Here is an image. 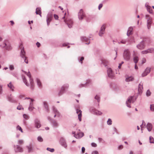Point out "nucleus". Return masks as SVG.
<instances>
[{"mask_svg":"<svg viewBox=\"0 0 154 154\" xmlns=\"http://www.w3.org/2000/svg\"><path fill=\"white\" fill-rule=\"evenodd\" d=\"M124 63V62L122 61L121 63L119 64V66L118 67L119 69H120L121 67V66L122 64Z\"/></svg>","mask_w":154,"mask_h":154,"instance_id":"obj_63","label":"nucleus"},{"mask_svg":"<svg viewBox=\"0 0 154 154\" xmlns=\"http://www.w3.org/2000/svg\"><path fill=\"white\" fill-rule=\"evenodd\" d=\"M150 109L152 111H154V104H152L150 106Z\"/></svg>","mask_w":154,"mask_h":154,"instance_id":"obj_52","label":"nucleus"},{"mask_svg":"<svg viewBox=\"0 0 154 154\" xmlns=\"http://www.w3.org/2000/svg\"><path fill=\"white\" fill-rule=\"evenodd\" d=\"M39 142H42L43 140L42 137L40 136H38L37 138Z\"/></svg>","mask_w":154,"mask_h":154,"instance_id":"obj_51","label":"nucleus"},{"mask_svg":"<svg viewBox=\"0 0 154 154\" xmlns=\"http://www.w3.org/2000/svg\"><path fill=\"white\" fill-rule=\"evenodd\" d=\"M54 17L55 20H58V16L56 14H54Z\"/></svg>","mask_w":154,"mask_h":154,"instance_id":"obj_57","label":"nucleus"},{"mask_svg":"<svg viewBox=\"0 0 154 154\" xmlns=\"http://www.w3.org/2000/svg\"><path fill=\"white\" fill-rule=\"evenodd\" d=\"M107 124L109 125H111L112 124V121L110 119H109L107 122Z\"/></svg>","mask_w":154,"mask_h":154,"instance_id":"obj_40","label":"nucleus"},{"mask_svg":"<svg viewBox=\"0 0 154 154\" xmlns=\"http://www.w3.org/2000/svg\"><path fill=\"white\" fill-rule=\"evenodd\" d=\"M154 52V49L153 48H150L141 51V53L142 54H146L148 53H153Z\"/></svg>","mask_w":154,"mask_h":154,"instance_id":"obj_7","label":"nucleus"},{"mask_svg":"<svg viewBox=\"0 0 154 154\" xmlns=\"http://www.w3.org/2000/svg\"><path fill=\"white\" fill-rule=\"evenodd\" d=\"M135 101V100L134 99L133 97H129L126 101V103L127 106L129 108H131L130 103H133Z\"/></svg>","mask_w":154,"mask_h":154,"instance_id":"obj_5","label":"nucleus"},{"mask_svg":"<svg viewBox=\"0 0 154 154\" xmlns=\"http://www.w3.org/2000/svg\"><path fill=\"white\" fill-rule=\"evenodd\" d=\"M17 130H19L20 131L23 133V132L22 128H21V127L19 125H18L17 127Z\"/></svg>","mask_w":154,"mask_h":154,"instance_id":"obj_47","label":"nucleus"},{"mask_svg":"<svg viewBox=\"0 0 154 154\" xmlns=\"http://www.w3.org/2000/svg\"><path fill=\"white\" fill-rule=\"evenodd\" d=\"M85 150V149L84 147H83L82 148V153H84Z\"/></svg>","mask_w":154,"mask_h":154,"instance_id":"obj_62","label":"nucleus"},{"mask_svg":"<svg viewBox=\"0 0 154 154\" xmlns=\"http://www.w3.org/2000/svg\"><path fill=\"white\" fill-rule=\"evenodd\" d=\"M95 99L96 100H97V102L99 103L100 101V98L99 96L97 95H96L94 97Z\"/></svg>","mask_w":154,"mask_h":154,"instance_id":"obj_46","label":"nucleus"},{"mask_svg":"<svg viewBox=\"0 0 154 154\" xmlns=\"http://www.w3.org/2000/svg\"><path fill=\"white\" fill-rule=\"evenodd\" d=\"M105 29L106 25L103 24L101 26L99 33V35L100 36H102L104 34Z\"/></svg>","mask_w":154,"mask_h":154,"instance_id":"obj_9","label":"nucleus"},{"mask_svg":"<svg viewBox=\"0 0 154 154\" xmlns=\"http://www.w3.org/2000/svg\"><path fill=\"white\" fill-rule=\"evenodd\" d=\"M145 6L146 8L147 11L150 14L152 13V10L151 7L149 5V4L148 2H146L145 4Z\"/></svg>","mask_w":154,"mask_h":154,"instance_id":"obj_19","label":"nucleus"},{"mask_svg":"<svg viewBox=\"0 0 154 154\" xmlns=\"http://www.w3.org/2000/svg\"><path fill=\"white\" fill-rule=\"evenodd\" d=\"M22 78L23 80V82L25 83V84L27 86H29V85L27 83V80L24 76L22 75Z\"/></svg>","mask_w":154,"mask_h":154,"instance_id":"obj_33","label":"nucleus"},{"mask_svg":"<svg viewBox=\"0 0 154 154\" xmlns=\"http://www.w3.org/2000/svg\"><path fill=\"white\" fill-rule=\"evenodd\" d=\"M36 81L37 82V84L38 85L39 87H42V83L40 80L38 79H36Z\"/></svg>","mask_w":154,"mask_h":154,"instance_id":"obj_37","label":"nucleus"},{"mask_svg":"<svg viewBox=\"0 0 154 154\" xmlns=\"http://www.w3.org/2000/svg\"><path fill=\"white\" fill-rule=\"evenodd\" d=\"M146 62V59L145 58H143L142 59V63H144Z\"/></svg>","mask_w":154,"mask_h":154,"instance_id":"obj_54","label":"nucleus"},{"mask_svg":"<svg viewBox=\"0 0 154 154\" xmlns=\"http://www.w3.org/2000/svg\"><path fill=\"white\" fill-rule=\"evenodd\" d=\"M60 145L66 148L67 147V145L66 144V140L63 137L60 138Z\"/></svg>","mask_w":154,"mask_h":154,"instance_id":"obj_10","label":"nucleus"},{"mask_svg":"<svg viewBox=\"0 0 154 154\" xmlns=\"http://www.w3.org/2000/svg\"><path fill=\"white\" fill-rule=\"evenodd\" d=\"M23 118L26 119H29V116L25 114H24L23 115Z\"/></svg>","mask_w":154,"mask_h":154,"instance_id":"obj_48","label":"nucleus"},{"mask_svg":"<svg viewBox=\"0 0 154 154\" xmlns=\"http://www.w3.org/2000/svg\"><path fill=\"white\" fill-rule=\"evenodd\" d=\"M102 63L105 67L107 66V64L108 63V62L107 61L105 60L103 61Z\"/></svg>","mask_w":154,"mask_h":154,"instance_id":"obj_45","label":"nucleus"},{"mask_svg":"<svg viewBox=\"0 0 154 154\" xmlns=\"http://www.w3.org/2000/svg\"><path fill=\"white\" fill-rule=\"evenodd\" d=\"M36 45L38 47H39L40 45V43L38 42L36 43Z\"/></svg>","mask_w":154,"mask_h":154,"instance_id":"obj_64","label":"nucleus"},{"mask_svg":"<svg viewBox=\"0 0 154 154\" xmlns=\"http://www.w3.org/2000/svg\"><path fill=\"white\" fill-rule=\"evenodd\" d=\"M90 82V80H87V82L85 84H80L79 85V87H85L86 85L89 83Z\"/></svg>","mask_w":154,"mask_h":154,"instance_id":"obj_36","label":"nucleus"},{"mask_svg":"<svg viewBox=\"0 0 154 154\" xmlns=\"http://www.w3.org/2000/svg\"><path fill=\"white\" fill-rule=\"evenodd\" d=\"M22 71L24 72V73L26 74L28 76L29 78V81L31 85V88L32 89L33 88V86H34V83L32 79L31 78V75L30 73L29 72H26L23 71L22 70Z\"/></svg>","mask_w":154,"mask_h":154,"instance_id":"obj_6","label":"nucleus"},{"mask_svg":"<svg viewBox=\"0 0 154 154\" xmlns=\"http://www.w3.org/2000/svg\"><path fill=\"white\" fill-rule=\"evenodd\" d=\"M123 148V146L122 145H120L118 147V149H122Z\"/></svg>","mask_w":154,"mask_h":154,"instance_id":"obj_59","label":"nucleus"},{"mask_svg":"<svg viewBox=\"0 0 154 154\" xmlns=\"http://www.w3.org/2000/svg\"><path fill=\"white\" fill-rule=\"evenodd\" d=\"M27 148L28 150V152H31L32 150V147L31 145H30L29 146H27Z\"/></svg>","mask_w":154,"mask_h":154,"instance_id":"obj_44","label":"nucleus"},{"mask_svg":"<svg viewBox=\"0 0 154 154\" xmlns=\"http://www.w3.org/2000/svg\"><path fill=\"white\" fill-rule=\"evenodd\" d=\"M8 86L10 88L11 90L12 91H14V87L11 82L8 85Z\"/></svg>","mask_w":154,"mask_h":154,"instance_id":"obj_30","label":"nucleus"},{"mask_svg":"<svg viewBox=\"0 0 154 154\" xmlns=\"http://www.w3.org/2000/svg\"><path fill=\"white\" fill-rule=\"evenodd\" d=\"M81 39L82 41L83 42H87L89 41L88 39L86 37L83 36L81 37Z\"/></svg>","mask_w":154,"mask_h":154,"instance_id":"obj_35","label":"nucleus"},{"mask_svg":"<svg viewBox=\"0 0 154 154\" xmlns=\"http://www.w3.org/2000/svg\"><path fill=\"white\" fill-rule=\"evenodd\" d=\"M52 14L51 13H49L47 17V24L48 26L50 24V23L51 20V19L52 17Z\"/></svg>","mask_w":154,"mask_h":154,"instance_id":"obj_14","label":"nucleus"},{"mask_svg":"<svg viewBox=\"0 0 154 154\" xmlns=\"http://www.w3.org/2000/svg\"><path fill=\"white\" fill-rule=\"evenodd\" d=\"M123 57L124 59L126 60H130L131 57V53L128 49L125 50Z\"/></svg>","mask_w":154,"mask_h":154,"instance_id":"obj_2","label":"nucleus"},{"mask_svg":"<svg viewBox=\"0 0 154 154\" xmlns=\"http://www.w3.org/2000/svg\"><path fill=\"white\" fill-rule=\"evenodd\" d=\"M69 87V85L68 84H66L63 85L61 87L62 89H63V91H65V90L67 89Z\"/></svg>","mask_w":154,"mask_h":154,"instance_id":"obj_29","label":"nucleus"},{"mask_svg":"<svg viewBox=\"0 0 154 154\" xmlns=\"http://www.w3.org/2000/svg\"><path fill=\"white\" fill-rule=\"evenodd\" d=\"M14 150L16 152H22L23 151V149L18 145H14Z\"/></svg>","mask_w":154,"mask_h":154,"instance_id":"obj_16","label":"nucleus"},{"mask_svg":"<svg viewBox=\"0 0 154 154\" xmlns=\"http://www.w3.org/2000/svg\"><path fill=\"white\" fill-rule=\"evenodd\" d=\"M18 143L20 144H22L23 143V141L22 140H20L18 141Z\"/></svg>","mask_w":154,"mask_h":154,"instance_id":"obj_60","label":"nucleus"},{"mask_svg":"<svg viewBox=\"0 0 154 154\" xmlns=\"http://www.w3.org/2000/svg\"><path fill=\"white\" fill-rule=\"evenodd\" d=\"M103 4H99L98 6V9L99 10H100L101 8H102L103 7Z\"/></svg>","mask_w":154,"mask_h":154,"instance_id":"obj_58","label":"nucleus"},{"mask_svg":"<svg viewBox=\"0 0 154 154\" xmlns=\"http://www.w3.org/2000/svg\"><path fill=\"white\" fill-rule=\"evenodd\" d=\"M139 60V58L137 56L135 57L134 58V63L136 64L137 63L138 61Z\"/></svg>","mask_w":154,"mask_h":154,"instance_id":"obj_39","label":"nucleus"},{"mask_svg":"<svg viewBox=\"0 0 154 154\" xmlns=\"http://www.w3.org/2000/svg\"><path fill=\"white\" fill-rule=\"evenodd\" d=\"M128 39H122L120 42L119 41L118 42V43L119 44H125L126 42H127Z\"/></svg>","mask_w":154,"mask_h":154,"instance_id":"obj_34","label":"nucleus"},{"mask_svg":"<svg viewBox=\"0 0 154 154\" xmlns=\"http://www.w3.org/2000/svg\"><path fill=\"white\" fill-rule=\"evenodd\" d=\"M65 91H63V89H62V88H61V90L59 91L58 93V95L59 96H60L62 95L64 92Z\"/></svg>","mask_w":154,"mask_h":154,"instance_id":"obj_42","label":"nucleus"},{"mask_svg":"<svg viewBox=\"0 0 154 154\" xmlns=\"http://www.w3.org/2000/svg\"><path fill=\"white\" fill-rule=\"evenodd\" d=\"M149 142L150 143H154V138L151 136H150L149 137Z\"/></svg>","mask_w":154,"mask_h":154,"instance_id":"obj_41","label":"nucleus"},{"mask_svg":"<svg viewBox=\"0 0 154 154\" xmlns=\"http://www.w3.org/2000/svg\"><path fill=\"white\" fill-rule=\"evenodd\" d=\"M25 99H29L30 100V103L28 109L29 111H32L33 110V109L34 108L33 106V104L32 103L33 101L34 100L28 97H26L25 98Z\"/></svg>","mask_w":154,"mask_h":154,"instance_id":"obj_17","label":"nucleus"},{"mask_svg":"<svg viewBox=\"0 0 154 154\" xmlns=\"http://www.w3.org/2000/svg\"><path fill=\"white\" fill-rule=\"evenodd\" d=\"M107 68H108L107 72L108 76L110 78H113L114 77V74L112 69L110 68H108V67Z\"/></svg>","mask_w":154,"mask_h":154,"instance_id":"obj_15","label":"nucleus"},{"mask_svg":"<svg viewBox=\"0 0 154 154\" xmlns=\"http://www.w3.org/2000/svg\"><path fill=\"white\" fill-rule=\"evenodd\" d=\"M76 112L77 114H78V119L79 121H81L82 120L81 117L82 116V112L79 109H77L76 110Z\"/></svg>","mask_w":154,"mask_h":154,"instance_id":"obj_21","label":"nucleus"},{"mask_svg":"<svg viewBox=\"0 0 154 154\" xmlns=\"http://www.w3.org/2000/svg\"><path fill=\"white\" fill-rule=\"evenodd\" d=\"M34 126L35 128H38L41 127V124L39 119H35L34 120Z\"/></svg>","mask_w":154,"mask_h":154,"instance_id":"obj_11","label":"nucleus"},{"mask_svg":"<svg viewBox=\"0 0 154 154\" xmlns=\"http://www.w3.org/2000/svg\"><path fill=\"white\" fill-rule=\"evenodd\" d=\"M21 51L20 52V56L22 59L24 60V62L26 63H28V60L26 59V57L25 56V52L24 50V47L21 45L20 47Z\"/></svg>","mask_w":154,"mask_h":154,"instance_id":"obj_1","label":"nucleus"},{"mask_svg":"<svg viewBox=\"0 0 154 154\" xmlns=\"http://www.w3.org/2000/svg\"><path fill=\"white\" fill-rule=\"evenodd\" d=\"M146 95L148 97L151 94V92H150V91L149 90H148L146 92Z\"/></svg>","mask_w":154,"mask_h":154,"instance_id":"obj_50","label":"nucleus"},{"mask_svg":"<svg viewBox=\"0 0 154 154\" xmlns=\"http://www.w3.org/2000/svg\"><path fill=\"white\" fill-rule=\"evenodd\" d=\"M84 136V134L82 132H80L76 135H74V137L77 138H80Z\"/></svg>","mask_w":154,"mask_h":154,"instance_id":"obj_23","label":"nucleus"},{"mask_svg":"<svg viewBox=\"0 0 154 154\" xmlns=\"http://www.w3.org/2000/svg\"><path fill=\"white\" fill-rule=\"evenodd\" d=\"M43 106L45 109L46 111H48V103L46 101H44L43 102Z\"/></svg>","mask_w":154,"mask_h":154,"instance_id":"obj_25","label":"nucleus"},{"mask_svg":"<svg viewBox=\"0 0 154 154\" xmlns=\"http://www.w3.org/2000/svg\"><path fill=\"white\" fill-rule=\"evenodd\" d=\"M137 47L138 49L142 50L145 48V43L143 41L140 42L138 45H137Z\"/></svg>","mask_w":154,"mask_h":154,"instance_id":"obj_13","label":"nucleus"},{"mask_svg":"<svg viewBox=\"0 0 154 154\" xmlns=\"http://www.w3.org/2000/svg\"><path fill=\"white\" fill-rule=\"evenodd\" d=\"M151 68L149 67H147L145 70V71L142 74V76L143 77L147 75L150 72Z\"/></svg>","mask_w":154,"mask_h":154,"instance_id":"obj_18","label":"nucleus"},{"mask_svg":"<svg viewBox=\"0 0 154 154\" xmlns=\"http://www.w3.org/2000/svg\"><path fill=\"white\" fill-rule=\"evenodd\" d=\"M145 17L147 20V28L149 29L150 28L151 24L152 23V18L148 14L145 15Z\"/></svg>","mask_w":154,"mask_h":154,"instance_id":"obj_4","label":"nucleus"},{"mask_svg":"<svg viewBox=\"0 0 154 154\" xmlns=\"http://www.w3.org/2000/svg\"><path fill=\"white\" fill-rule=\"evenodd\" d=\"M8 42V40H5L4 41L3 43H2V44L0 45L1 47L2 48H5L6 46L7 45Z\"/></svg>","mask_w":154,"mask_h":154,"instance_id":"obj_28","label":"nucleus"},{"mask_svg":"<svg viewBox=\"0 0 154 154\" xmlns=\"http://www.w3.org/2000/svg\"><path fill=\"white\" fill-rule=\"evenodd\" d=\"M35 13L37 14H39L41 17V8L39 7L37 8L36 9Z\"/></svg>","mask_w":154,"mask_h":154,"instance_id":"obj_26","label":"nucleus"},{"mask_svg":"<svg viewBox=\"0 0 154 154\" xmlns=\"http://www.w3.org/2000/svg\"><path fill=\"white\" fill-rule=\"evenodd\" d=\"M91 145L92 146L94 147H96L97 146V144L94 143H91Z\"/></svg>","mask_w":154,"mask_h":154,"instance_id":"obj_55","label":"nucleus"},{"mask_svg":"<svg viewBox=\"0 0 154 154\" xmlns=\"http://www.w3.org/2000/svg\"><path fill=\"white\" fill-rule=\"evenodd\" d=\"M133 30V28L132 27H130L127 31V35L128 36H129L130 35H132L133 34L132 31Z\"/></svg>","mask_w":154,"mask_h":154,"instance_id":"obj_22","label":"nucleus"},{"mask_svg":"<svg viewBox=\"0 0 154 154\" xmlns=\"http://www.w3.org/2000/svg\"><path fill=\"white\" fill-rule=\"evenodd\" d=\"M52 124L53 126L57 127L58 126V124L57 122L55 120H53L52 122Z\"/></svg>","mask_w":154,"mask_h":154,"instance_id":"obj_31","label":"nucleus"},{"mask_svg":"<svg viewBox=\"0 0 154 154\" xmlns=\"http://www.w3.org/2000/svg\"><path fill=\"white\" fill-rule=\"evenodd\" d=\"M12 48L10 44L8 42V41L7 42V45L6 46V47L5 48V49L7 50H11Z\"/></svg>","mask_w":154,"mask_h":154,"instance_id":"obj_32","label":"nucleus"},{"mask_svg":"<svg viewBox=\"0 0 154 154\" xmlns=\"http://www.w3.org/2000/svg\"><path fill=\"white\" fill-rule=\"evenodd\" d=\"M134 79V77L133 76L127 77L126 78L125 81L127 82H129L133 81Z\"/></svg>","mask_w":154,"mask_h":154,"instance_id":"obj_27","label":"nucleus"},{"mask_svg":"<svg viewBox=\"0 0 154 154\" xmlns=\"http://www.w3.org/2000/svg\"><path fill=\"white\" fill-rule=\"evenodd\" d=\"M2 86L0 85V94H1L2 93Z\"/></svg>","mask_w":154,"mask_h":154,"instance_id":"obj_56","label":"nucleus"},{"mask_svg":"<svg viewBox=\"0 0 154 154\" xmlns=\"http://www.w3.org/2000/svg\"><path fill=\"white\" fill-rule=\"evenodd\" d=\"M9 69L11 70H13L14 69V66L13 65H11L9 66Z\"/></svg>","mask_w":154,"mask_h":154,"instance_id":"obj_49","label":"nucleus"},{"mask_svg":"<svg viewBox=\"0 0 154 154\" xmlns=\"http://www.w3.org/2000/svg\"><path fill=\"white\" fill-rule=\"evenodd\" d=\"M146 128L149 131H150L152 128V125L150 123H148L146 125Z\"/></svg>","mask_w":154,"mask_h":154,"instance_id":"obj_24","label":"nucleus"},{"mask_svg":"<svg viewBox=\"0 0 154 154\" xmlns=\"http://www.w3.org/2000/svg\"><path fill=\"white\" fill-rule=\"evenodd\" d=\"M64 21L67 24L69 28L72 27L73 24V22L72 19H69L67 20H64Z\"/></svg>","mask_w":154,"mask_h":154,"instance_id":"obj_12","label":"nucleus"},{"mask_svg":"<svg viewBox=\"0 0 154 154\" xmlns=\"http://www.w3.org/2000/svg\"><path fill=\"white\" fill-rule=\"evenodd\" d=\"M143 89V83L140 82L138 88V91L139 93L141 94L142 93V91Z\"/></svg>","mask_w":154,"mask_h":154,"instance_id":"obj_20","label":"nucleus"},{"mask_svg":"<svg viewBox=\"0 0 154 154\" xmlns=\"http://www.w3.org/2000/svg\"><path fill=\"white\" fill-rule=\"evenodd\" d=\"M47 150L48 151H49L51 152H53L54 151V149L51 148H48V147L47 148Z\"/></svg>","mask_w":154,"mask_h":154,"instance_id":"obj_43","label":"nucleus"},{"mask_svg":"<svg viewBox=\"0 0 154 154\" xmlns=\"http://www.w3.org/2000/svg\"><path fill=\"white\" fill-rule=\"evenodd\" d=\"M52 109L53 112L54 113H57V114H58V113H60L59 111L57 110V109L54 106H53L52 107Z\"/></svg>","mask_w":154,"mask_h":154,"instance_id":"obj_38","label":"nucleus"},{"mask_svg":"<svg viewBox=\"0 0 154 154\" xmlns=\"http://www.w3.org/2000/svg\"><path fill=\"white\" fill-rule=\"evenodd\" d=\"M8 100L9 101L11 102H14V100L13 99L11 98V97H8Z\"/></svg>","mask_w":154,"mask_h":154,"instance_id":"obj_53","label":"nucleus"},{"mask_svg":"<svg viewBox=\"0 0 154 154\" xmlns=\"http://www.w3.org/2000/svg\"><path fill=\"white\" fill-rule=\"evenodd\" d=\"M91 154H98V152L96 151H94L92 152Z\"/></svg>","mask_w":154,"mask_h":154,"instance_id":"obj_61","label":"nucleus"},{"mask_svg":"<svg viewBox=\"0 0 154 154\" xmlns=\"http://www.w3.org/2000/svg\"><path fill=\"white\" fill-rule=\"evenodd\" d=\"M90 110L92 113L97 115H100L102 114V112H101L97 110L93 107H91Z\"/></svg>","mask_w":154,"mask_h":154,"instance_id":"obj_8","label":"nucleus"},{"mask_svg":"<svg viewBox=\"0 0 154 154\" xmlns=\"http://www.w3.org/2000/svg\"><path fill=\"white\" fill-rule=\"evenodd\" d=\"M78 17L79 20L82 21L85 18H86V16L85 12L82 9H81L78 13Z\"/></svg>","mask_w":154,"mask_h":154,"instance_id":"obj_3","label":"nucleus"}]
</instances>
